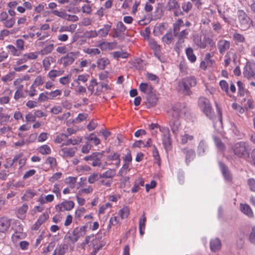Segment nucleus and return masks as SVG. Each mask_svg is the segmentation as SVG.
Listing matches in <instances>:
<instances>
[{
	"label": "nucleus",
	"mask_w": 255,
	"mask_h": 255,
	"mask_svg": "<svg viewBox=\"0 0 255 255\" xmlns=\"http://www.w3.org/2000/svg\"><path fill=\"white\" fill-rule=\"evenodd\" d=\"M84 53L89 54L91 56L99 54L101 53L100 50L97 48H87L83 50Z\"/></svg>",
	"instance_id": "52"
},
{
	"label": "nucleus",
	"mask_w": 255,
	"mask_h": 255,
	"mask_svg": "<svg viewBox=\"0 0 255 255\" xmlns=\"http://www.w3.org/2000/svg\"><path fill=\"white\" fill-rule=\"evenodd\" d=\"M221 248V242L219 239H215L210 241V248L213 252H216Z\"/></svg>",
	"instance_id": "31"
},
{
	"label": "nucleus",
	"mask_w": 255,
	"mask_h": 255,
	"mask_svg": "<svg viewBox=\"0 0 255 255\" xmlns=\"http://www.w3.org/2000/svg\"><path fill=\"white\" fill-rule=\"evenodd\" d=\"M26 161L27 159L22 152L15 154L13 158V162H18L19 169H21L26 164Z\"/></svg>",
	"instance_id": "20"
},
{
	"label": "nucleus",
	"mask_w": 255,
	"mask_h": 255,
	"mask_svg": "<svg viewBox=\"0 0 255 255\" xmlns=\"http://www.w3.org/2000/svg\"><path fill=\"white\" fill-rule=\"evenodd\" d=\"M233 40L235 44L238 46V51L240 53H245V48L242 44L246 42L245 36L238 32H236L233 34Z\"/></svg>",
	"instance_id": "8"
},
{
	"label": "nucleus",
	"mask_w": 255,
	"mask_h": 255,
	"mask_svg": "<svg viewBox=\"0 0 255 255\" xmlns=\"http://www.w3.org/2000/svg\"><path fill=\"white\" fill-rule=\"evenodd\" d=\"M86 209L84 207L78 208L74 213V219L76 221H79L84 214L86 213Z\"/></svg>",
	"instance_id": "37"
},
{
	"label": "nucleus",
	"mask_w": 255,
	"mask_h": 255,
	"mask_svg": "<svg viewBox=\"0 0 255 255\" xmlns=\"http://www.w3.org/2000/svg\"><path fill=\"white\" fill-rule=\"evenodd\" d=\"M185 53L188 59L191 63H194L196 61V56L194 53L193 49L191 47L186 48Z\"/></svg>",
	"instance_id": "34"
},
{
	"label": "nucleus",
	"mask_w": 255,
	"mask_h": 255,
	"mask_svg": "<svg viewBox=\"0 0 255 255\" xmlns=\"http://www.w3.org/2000/svg\"><path fill=\"white\" fill-rule=\"evenodd\" d=\"M102 179V176L101 173L98 172H93L89 177L88 181L90 184H94L96 181H99Z\"/></svg>",
	"instance_id": "32"
},
{
	"label": "nucleus",
	"mask_w": 255,
	"mask_h": 255,
	"mask_svg": "<svg viewBox=\"0 0 255 255\" xmlns=\"http://www.w3.org/2000/svg\"><path fill=\"white\" fill-rule=\"evenodd\" d=\"M81 140H82V138L80 137H77V138H74V139L70 138V139H69L66 142L63 143L62 146H64V145L67 146L70 144H72L74 145H77V144H79L80 142H81Z\"/></svg>",
	"instance_id": "49"
},
{
	"label": "nucleus",
	"mask_w": 255,
	"mask_h": 255,
	"mask_svg": "<svg viewBox=\"0 0 255 255\" xmlns=\"http://www.w3.org/2000/svg\"><path fill=\"white\" fill-rule=\"evenodd\" d=\"M237 14L241 29L243 31L248 29L252 25L251 19L242 10H239Z\"/></svg>",
	"instance_id": "5"
},
{
	"label": "nucleus",
	"mask_w": 255,
	"mask_h": 255,
	"mask_svg": "<svg viewBox=\"0 0 255 255\" xmlns=\"http://www.w3.org/2000/svg\"><path fill=\"white\" fill-rule=\"evenodd\" d=\"M160 131L162 133L163 147L166 151H168L172 148V139L169 129L167 127H162L160 128Z\"/></svg>",
	"instance_id": "7"
},
{
	"label": "nucleus",
	"mask_w": 255,
	"mask_h": 255,
	"mask_svg": "<svg viewBox=\"0 0 255 255\" xmlns=\"http://www.w3.org/2000/svg\"><path fill=\"white\" fill-rule=\"evenodd\" d=\"M112 26V23L105 24L102 28L99 29L97 31L98 35L101 37H106L109 34Z\"/></svg>",
	"instance_id": "30"
},
{
	"label": "nucleus",
	"mask_w": 255,
	"mask_h": 255,
	"mask_svg": "<svg viewBox=\"0 0 255 255\" xmlns=\"http://www.w3.org/2000/svg\"><path fill=\"white\" fill-rule=\"evenodd\" d=\"M232 150L238 157L247 159L250 157L248 144L244 141L235 143L232 147Z\"/></svg>",
	"instance_id": "2"
},
{
	"label": "nucleus",
	"mask_w": 255,
	"mask_h": 255,
	"mask_svg": "<svg viewBox=\"0 0 255 255\" xmlns=\"http://www.w3.org/2000/svg\"><path fill=\"white\" fill-rule=\"evenodd\" d=\"M7 48L11 54L14 56H18L20 53L19 50L12 45H8Z\"/></svg>",
	"instance_id": "63"
},
{
	"label": "nucleus",
	"mask_w": 255,
	"mask_h": 255,
	"mask_svg": "<svg viewBox=\"0 0 255 255\" xmlns=\"http://www.w3.org/2000/svg\"><path fill=\"white\" fill-rule=\"evenodd\" d=\"M184 26L183 21L181 19H178L176 22L173 24V30L174 35L178 39V42L183 43L184 39L186 38L189 32V29H185L180 31L181 27Z\"/></svg>",
	"instance_id": "4"
},
{
	"label": "nucleus",
	"mask_w": 255,
	"mask_h": 255,
	"mask_svg": "<svg viewBox=\"0 0 255 255\" xmlns=\"http://www.w3.org/2000/svg\"><path fill=\"white\" fill-rule=\"evenodd\" d=\"M130 185L129 177L128 176L125 177L120 179V188H125L127 186Z\"/></svg>",
	"instance_id": "57"
},
{
	"label": "nucleus",
	"mask_w": 255,
	"mask_h": 255,
	"mask_svg": "<svg viewBox=\"0 0 255 255\" xmlns=\"http://www.w3.org/2000/svg\"><path fill=\"white\" fill-rule=\"evenodd\" d=\"M80 236H78L75 231H74L72 234L67 233L64 237V239L67 240V241H69L72 243H76L79 239Z\"/></svg>",
	"instance_id": "36"
},
{
	"label": "nucleus",
	"mask_w": 255,
	"mask_h": 255,
	"mask_svg": "<svg viewBox=\"0 0 255 255\" xmlns=\"http://www.w3.org/2000/svg\"><path fill=\"white\" fill-rule=\"evenodd\" d=\"M77 148L76 147H69L61 146L59 151L60 154L64 158L72 157L75 155Z\"/></svg>",
	"instance_id": "17"
},
{
	"label": "nucleus",
	"mask_w": 255,
	"mask_h": 255,
	"mask_svg": "<svg viewBox=\"0 0 255 255\" xmlns=\"http://www.w3.org/2000/svg\"><path fill=\"white\" fill-rule=\"evenodd\" d=\"M109 63L110 61L106 58H102L97 61L98 67L101 70H104Z\"/></svg>",
	"instance_id": "43"
},
{
	"label": "nucleus",
	"mask_w": 255,
	"mask_h": 255,
	"mask_svg": "<svg viewBox=\"0 0 255 255\" xmlns=\"http://www.w3.org/2000/svg\"><path fill=\"white\" fill-rule=\"evenodd\" d=\"M173 39V35L171 32L167 33L162 37V41L167 44L171 43Z\"/></svg>",
	"instance_id": "58"
},
{
	"label": "nucleus",
	"mask_w": 255,
	"mask_h": 255,
	"mask_svg": "<svg viewBox=\"0 0 255 255\" xmlns=\"http://www.w3.org/2000/svg\"><path fill=\"white\" fill-rule=\"evenodd\" d=\"M75 206V203L71 200H65L55 206V210L57 212H61L65 211H71Z\"/></svg>",
	"instance_id": "14"
},
{
	"label": "nucleus",
	"mask_w": 255,
	"mask_h": 255,
	"mask_svg": "<svg viewBox=\"0 0 255 255\" xmlns=\"http://www.w3.org/2000/svg\"><path fill=\"white\" fill-rule=\"evenodd\" d=\"M48 94L49 99H53L58 96H60L62 94V91L60 90H55L50 92H46Z\"/></svg>",
	"instance_id": "61"
},
{
	"label": "nucleus",
	"mask_w": 255,
	"mask_h": 255,
	"mask_svg": "<svg viewBox=\"0 0 255 255\" xmlns=\"http://www.w3.org/2000/svg\"><path fill=\"white\" fill-rule=\"evenodd\" d=\"M15 22L14 17H8L7 19L3 22L4 26L7 28L12 27Z\"/></svg>",
	"instance_id": "56"
},
{
	"label": "nucleus",
	"mask_w": 255,
	"mask_h": 255,
	"mask_svg": "<svg viewBox=\"0 0 255 255\" xmlns=\"http://www.w3.org/2000/svg\"><path fill=\"white\" fill-rule=\"evenodd\" d=\"M193 42L198 48L200 49H205L207 45L211 47H214L215 46L214 39L206 34L194 36Z\"/></svg>",
	"instance_id": "3"
},
{
	"label": "nucleus",
	"mask_w": 255,
	"mask_h": 255,
	"mask_svg": "<svg viewBox=\"0 0 255 255\" xmlns=\"http://www.w3.org/2000/svg\"><path fill=\"white\" fill-rule=\"evenodd\" d=\"M23 87V86L16 87V91L14 95V99L15 100H18L20 98L24 97V94L22 91Z\"/></svg>",
	"instance_id": "42"
},
{
	"label": "nucleus",
	"mask_w": 255,
	"mask_h": 255,
	"mask_svg": "<svg viewBox=\"0 0 255 255\" xmlns=\"http://www.w3.org/2000/svg\"><path fill=\"white\" fill-rule=\"evenodd\" d=\"M198 105L207 117L212 120L214 119L215 114L209 99L204 97H200L198 100Z\"/></svg>",
	"instance_id": "1"
},
{
	"label": "nucleus",
	"mask_w": 255,
	"mask_h": 255,
	"mask_svg": "<svg viewBox=\"0 0 255 255\" xmlns=\"http://www.w3.org/2000/svg\"><path fill=\"white\" fill-rule=\"evenodd\" d=\"M52 57H46L42 60V65L45 71H47L50 69Z\"/></svg>",
	"instance_id": "50"
},
{
	"label": "nucleus",
	"mask_w": 255,
	"mask_h": 255,
	"mask_svg": "<svg viewBox=\"0 0 255 255\" xmlns=\"http://www.w3.org/2000/svg\"><path fill=\"white\" fill-rule=\"evenodd\" d=\"M120 224V221L117 216H113L109 220V224L108 226V228L110 229L111 228L112 226H116Z\"/></svg>",
	"instance_id": "60"
},
{
	"label": "nucleus",
	"mask_w": 255,
	"mask_h": 255,
	"mask_svg": "<svg viewBox=\"0 0 255 255\" xmlns=\"http://www.w3.org/2000/svg\"><path fill=\"white\" fill-rule=\"evenodd\" d=\"M168 6L170 10H175L174 14L176 16H177V10L179 8V5L177 1H169Z\"/></svg>",
	"instance_id": "54"
},
{
	"label": "nucleus",
	"mask_w": 255,
	"mask_h": 255,
	"mask_svg": "<svg viewBox=\"0 0 255 255\" xmlns=\"http://www.w3.org/2000/svg\"><path fill=\"white\" fill-rule=\"evenodd\" d=\"M107 159L115 161V164L117 166H119L120 164V154L117 152H114L113 154L109 155Z\"/></svg>",
	"instance_id": "46"
},
{
	"label": "nucleus",
	"mask_w": 255,
	"mask_h": 255,
	"mask_svg": "<svg viewBox=\"0 0 255 255\" xmlns=\"http://www.w3.org/2000/svg\"><path fill=\"white\" fill-rule=\"evenodd\" d=\"M152 156L154 158V160L156 162L158 163L159 165L160 164V157L158 152V151L155 146L153 145L152 146Z\"/></svg>",
	"instance_id": "48"
},
{
	"label": "nucleus",
	"mask_w": 255,
	"mask_h": 255,
	"mask_svg": "<svg viewBox=\"0 0 255 255\" xmlns=\"http://www.w3.org/2000/svg\"><path fill=\"white\" fill-rule=\"evenodd\" d=\"M10 115L5 112L3 108L0 107V125H6L10 121Z\"/></svg>",
	"instance_id": "24"
},
{
	"label": "nucleus",
	"mask_w": 255,
	"mask_h": 255,
	"mask_svg": "<svg viewBox=\"0 0 255 255\" xmlns=\"http://www.w3.org/2000/svg\"><path fill=\"white\" fill-rule=\"evenodd\" d=\"M46 163L48 164L52 168H54L57 166L56 159L53 157L49 156L46 160Z\"/></svg>",
	"instance_id": "59"
},
{
	"label": "nucleus",
	"mask_w": 255,
	"mask_h": 255,
	"mask_svg": "<svg viewBox=\"0 0 255 255\" xmlns=\"http://www.w3.org/2000/svg\"><path fill=\"white\" fill-rule=\"evenodd\" d=\"M103 88V84L98 83L96 79L93 78L90 81V84L88 87V90L91 94L99 95L102 93Z\"/></svg>",
	"instance_id": "11"
},
{
	"label": "nucleus",
	"mask_w": 255,
	"mask_h": 255,
	"mask_svg": "<svg viewBox=\"0 0 255 255\" xmlns=\"http://www.w3.org/2000/svg\"><path fill=\"white\" fill-rule=\"evenodd\" d=\"M243 75L248 79L255 78V63L247 62L244 68Z\"/></svg>",
	"instance_id": "12"
},
{
	"label": "nucleus",
	"mask_w": 255,
	"mask_h": 255,
	"mask_svg": "<svg viewBox=\"0 0 255 255\" xmlns=\"http://www.w3.org/2000/svg\"><path fill=\"white\" fill-rule=\"evenodd\" d=\"M54 200V196L53 194H48L45 196L41 195L38 199V202L41 205L52 202Z\"/></svg>",
	"instance_id": "27"
},
{
	"label": "nucleus",
	"mask_w": 255,
	"mask_h": 255,
	"mask_svg": "<svg viewBox=\"0 0 255 255\" xmlns=\"http://www.w3.org/2000/svg\"><path fill=\"white\" fill-rule=\"evenodd\" d=\"M15 72L14 71H12L8 73L5 76H3L1 78L2 81L3 82H7L12 81L14 77H15Z\"/></svg>",
	"instance_id": "55"
},
{
	"label": "nucleus",
	"mask_w": 255,
	"mask_h": 255,
	"mask_svg": "<svg viewBox=\"0 0 255 255\" xmlns=\"http://www.w3.org/2000/svg\"><path fill=\"white\" fill-rule=\"evenodd\" d=\"M194 138L195 136L193 134L185 131L180 135V143L182 145L190 144L194 140Z\"/></svg>",
	"instance_id": "19"
},
{
	"label": "nucleus",
	"mask_w": 255,
	"mask_h": 255,
	"mask_svg": "<svg viewBox=\"0 0 255 255\" xmlns=\"http://www.w3.org/2000/svg\"><path fill=\"white\" fill-rule=\"evenodd\" d=\"M103 156V152H94L92 154V165L93 166H99L101 164V159Z\"/></svg>",
	"instance_id": "22"
},
{
	"label": "nucleus",
	"mask_w": 255,
	"mask_h": 255,
	"mask_svg": "<svg viewBox=\"0 0 255 255\" xmlns=\"http://www.w3.org/2000/svg\"><path fill=\"white\" fill-rule=\"evenodd\" d=\"M62 176V173L61 172H58L54 173L51 177H50L49 179V181L51 183H54L59 179H60Z\"/></svg>",
	"instance_id": "62"
},
{
	"label": "nucleus",
	"mask_w": 255,
	"mask_h": 255,
	"mask_svg": "<svg viewBox=\"0 0 255 255\" xmlns=\"http://www.w3.org/2000/svg\"><path fill=\"white\" fill-rule=\"evenodd\" d=\"M79 54V52H71L68 53L65 56L62 57L59 59L58 62L62 64L64 67H67L73 63L75 58L78 56Z\"/></svg>",
	"instance_id": "9"
},
{
	"label": "nucleus",
	"mask_w": 255,
	"mask_h": 255,
	"mask_svg": "<svg viewBox=\"0 0 255 255\" xmlns=\"http://www.w3.org/2000/svg\"><path fill=\"white\" fill-rule=\"evenodd\" d=\"M140 91L147 95L154 92L152 86L147 83H141L139 86Z\"/></svg>",
	"instance_id": "28"
},
{
	"label": "nucleus",
	"mask_w": 255,
	"mask_h": 255,
	"mask_svg": "<svg viewBox=\"0 0 255 255\" xmlns=\"http://www.w3.org/2000/svg\"><path fill=\"white\" fill-rule=\"evenodd\" d=\"M26 234L22 231H15L11 236V241L14 244H16L20 240L24 239Z\"/></svg>",
	"instance_id": "26"
},
{
	"label": "nucleus",
	"mask_w": 255,
	"mask_h": 255,
	"mask_svg": "<svg viewBox=\"0 0 255 255\" xmlns=\"http://www.w3.org/2000/svg\"><path fill=\"white\" fill-rule=\"evenodd\" d=\"M77 177L69 176L65 179V183L68 185L71 188L73 189L75 186V184L77 182Z\"/></svg>",
	"instance_id": "41"
},
{
	"label": "nucleus",
	"mask_w": 255,
	"mask_h": 255,
	"mask_svg": "<svg viewBox=\"0 0 255 255\" xmlns=\"http://www.w3.org/2000/svg\"><path fill=\"white\" fill-rule=\"evenodd\" d=\"M11 220L5 216L0 217V233H6L11 225Z\"/></svg>",
	"instance_id": "16"
},
{
	"label": "nucleus",
	"mask_w": 255,
	"mask_h": 255,
	"mask_svg": "<svg viewBox=\"0 0 255 255\" xmlns=\"http://www.w3.org/2000/svg\"><path fill=\"white\" fill-rule=\"evenodd\" d=\"M28 209V206L27 204H23L18 207L16 210V215L18 218L23 219L25 217V214Z\"/></svg>",
	"instance_id": "25"
},
{
	"label": "nucleus",
	"mask_w": 255,
	"mask_h": 255,
	"mask_svg": "<svg viewBox=\"0 0 255 255\" xmlns=\"http://www.w3.org/2000/svg\"><path fill=\"white\" fill-rule=\"evenodd\" d=\"M68 250V245L66 244L60 245L55 249L58 255H64Z\"/></svg>",
	"instance_id": "45"
},
{
	"label": "nucleus",
	"mask_w": 255,
	"mask_h": 255,
	"mask_svg": "<svg viewBox=\"0 0 255 255\" xmlns=\"http://www.w3.org/2000/svg\"><path fill=\"white\" fill-rule=\"evenodd\" d=\"M247 183L250 190L255 192V179L254 178H250L248 180Z\"/></svg>",
	"instance_id": "64"
},
{
	"label": "nucleus",
	"mask_w": 255,
	"mask_h": 255,
	"mask_svg": "<svg viewBox=\"0 0 255 255\" xmlns=\"http://www.w3.org/2000/svg\"><path fill=\"white\" fill-rule=\"evenodd\" d=\"M38 151L42 155H48L51 154V149L47 144H43L38 148Z\"/></svg>",
	"instance_id": "38"
},
{
	"label": "nucleus",
	"mask_w": 255,
	"mask_h": 255,
	"mask_svg": "<svg viewBox=\"0 0 255 255\" xmlns=\"http://www.w3.org/2000/svg\"><path fill=\"white\" fill-rule=\"evenodd\" d=\"M241 210L242 212L249 217H253L254 216L252 208L247 204H241Z\"/></svg>",
	"instance_id": "40"
},
{
	"label": "nucleus",
	"mask_w": 255,
	"mask_h": 255,
	"mask_svg": "<svg viewBox=\"0 0 255 255\" xmlns=\"http://www.w3.org/2000/svg\"><path fill=\"white\" fill-rule=\"evenodd\" d=\"M231 42L223 38H220L217 43V49L220 54L223 55L230 49Z\"/></svg>",
	"instance_id": "10"
},
{
	"label": "nucleus",
	"mask_w": 255,
	"mask_h": 255,
	"mask_svg": "<svg viewBox=\"0 0 255 255\" xmlns=\"http://www.w3.org/2000/svg\"><path fill=\"white\" fill-rule=\"evenodd\" d=\"M144 185V180L141 177H139L134 182L133 186L131 188V191L132 193H136L140 189V187H143Z\"/></svg>",
	"instance_id": "23"
},
{
	"label": "nucleus",
	"mask_w": 255,
	"mask_h": 255,
	"mask_svg": "<svg viewBox=\"0 0 255 255\" xmlns=\"http://www.w3.org/2000/svg\"><path fill=\"white\" fill-rule=\"evenodd\" d=\"M158 100V97L154 91L148 94L146 96V105L148 108L154 107L156 105Z\"/></svg>",
	"instance_id": "18"
},
{
	"label": "nucleus",
	"mask_w": 255,
	"mask_h": 255,
	"mask_svg": "<svg viewBox=\"0 0 255 255\" xmlns=\"http://www.w3.org/2000/svg\"><path fill=\"white\" fill-rule=\"evenodd\" d=\"M54 49V44H50L47 46H45L43 49H42L39 53L42 55H47L52 52V51Z\"/></svg>",
	"instance_id": "47"
},
{
	"label": "nucleus",
	"mask_w": 255,
	"mask_h": 255,
	"mask_svg": "<svg viewBox=\"0 0 255 255\" xmlns=\"http://www.w3.org/2000/svg\"><path fill=\"white\" fill-rule=\"evenodd\" d=\"M102 179L100 180V184L106 187H110L112 184V179L116 175V171L114 169H109L103 173H101Z\"/></svg>",
	"instance_id": "6"
},
{
	"label": "nucleus",
	"mask_w": 255,
	"mask_h": 255,
	"mask_svg": "<svg viewBox=\"0 0 255 255\" xmlns=\"http://www.w3.org/2000/svg\"><path fill=\"white\" fill-rule=\"evenodd\" d=\"M170 128L173 133L177 135L181 128L180 121L178 119L174 120L170 124Z\"/></svg>",
	"instance_id": "29"
},
{
	"label": "nucleus",
	"mask_w": 255,
	"mask_h": 255,
	"mask_svg": "<svg viewBox=\"0 0 255 255\" xmlns=\"http://www.w3.org/2000/svg\"><path fill=\"white\" fill-rule=\"evenodd\" d=\"M129 164H128V163H124L122 167L119 172V175L121 176H124L126 175L129 171Z\"/></svg>",
	"instance_id": "53"
},
{
	"label": "nucleus",
	"mask_w": 255,
	"mask_h": 255,
	"mask_svg": "<svg viewBox=\"0 0 255 255\" xmlns=\"http://www.w3.org/2000/svg\"><path fill=\"white\" fill-rule=\"evenodd\" d=\"M112 54L113 57L117 59L119 58H127L129 56V54L127 52L123 50L113 52Z\"/></svg>",
	"instance_id": "39"
},
{
	"label": "nucleus",
	"mask_w": 255,
	"mask_h": 255,
	"mask_svg": "<svg viewBox=\"0 0 255 255\" xmlns=\"http://www.w3.org/2000/svg\"><path fill=\"white\" fill-rule=\"evenodd\" d=\"M130 210L127 206H124L119 212V215L121 219L128 218Z\"/></svg>",
	"instance_id": "35"
},
{
	"label": "nucleus",
	"mask_w": 255,
	"mask_h": 255,
	"mask_svg": "<svg viewBox=\"0 0 255 255\" xmlns=\"http://www.w3.org/2000/svg\"><path fill=\"white\" fill-rule=\"evenodd\" d=\"M196 84V79L194 77H188L180 81L178 86L181 88H183L184 90L187 91L190 87H194Z\"/></svg>",
	"instance_id": "13"
},
{
	"label": "nucleus",
	"mask_w": 255,
	"mask_h": 255,
	"mask_svg": "<svg viewBox=\"0 0 255 255\" xmlns=\"http://www.w3.org/2000/svg\"><path fill=\"white\" fill-rule=\"evenodd\" d=\"M45 83V77L41 75H38L35 78L33 84L36 87L43 85Z\"/></svg>",
	"instance_id": "44"
},
{
	"label": "nucleus",
	"mask_w": 255,
	"mask_h": 255,
	"mask_svg": "<svg viewBox=\"0 0 255 255\" xmlns=\"http://www.w3.org/2000/svg\"><path fill=\"white\" fill-rule=\"evenodd\" d=\"M181 151L185 156V160L187 165L194 159L196 156V153L194 149L188 147H184L181 149Z\"/></svg>",
	"instance_id": "15"
},
{
	"label": "nucleus",
	"mask_w": 255,
	"mask_h": 255,
	"mask_svg": "<svg viewBox=\"0 0 255 255\" xmlns=\"http://www.w3.org/2000/svg\"><path fill=\"white\" fill-rule=\"evenodd\" d=\"M182 106L180 105H174L172 107V111L173 112V116H175V117H180L182 115Z\"/></svg>",
	"instance_id": "51"
},
{
	"label": "nucleus",
	"mask_w": 255,
	"mask_h": 255,
	"mask_svg": "<svg viewBox=\"0 0 255 255\" xmlns=\"http://www.w3.org/2000/svg\"><path fill=\"white\" fill-rule=\"evenodd\" d=\"M37 195L36 191L30 188L26 189L22 196L21 197V200L22 201H29L32 199Z\"/></svg>",
	"instance_id": "21"
},
{
	"label": "nucleus",
	"mask_w": 255,
	"mask_h": 255,
	"mask_svg": "<svg viewBox=\"0 0 255 255\" xmlns=\"http://www.w3.org/2000/svg\"><path fill=\"white\" fill-rule=\"evenodd\" d=\"M64 73V70H51L48 73V77L52 81H54L55 79Z\"/></svg>",
	"instance_id": "33"
}]
</instances>
